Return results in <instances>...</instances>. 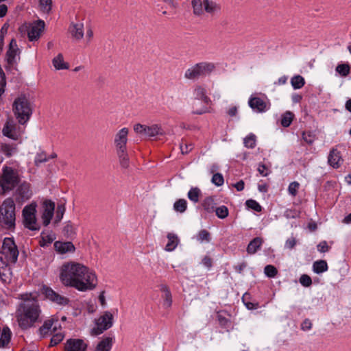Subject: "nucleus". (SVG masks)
<instances>
[{
	"instance_id": "f257e3e1",
	"label": "nucleus",
	"mask_w": 351,
	"mask_h": 351,
	"mask_svg": "<svg viewBox=\"0 0 351 351\" xmlns=\"http://www.w3.org/2000/svg\"><path fill=\"white\" fill-rule=\"evenodd\" d=\"M60 280L64 286L74 287L80 291L93 290L97 284L95 274L75 262L65 263L62 265Z\"/></svg>"
},
{
	"instance_id": "f03ea898",
	"label": "nucleus",
	"mask_w": 351,
	"mask_h": 351,
	"mask_svg": "<svg viewBox=\"0 0 351 351\" xmlns=\"http://www.w3.org/2000/svg\"><path fill=\"white\" fill-rule=\"evenodd\" d=\"M18 311L16 319L22 330L32 327L38 321L41 312L38 302L30 300L21 303Z\"/></svg>"
},
{
	"instance_id": "7ed1b4c3",
	"label": "nucleus",
	"mask_w": 351,
	"mask_h": 351,
	"mask_svg": "<svg viewBox=\"0 0 351 351\" xmlns=\"http://www.w3.org/2000/svg\"><path fill=\"white\" fill-rule=\"evenodd\" d=\"M12 110L19 124L24 125L29 120L33 113V107L25 94L22 93L14 99Z\"/></svg>"
},
{
	"instance_id": "20e7f679",
	"label": "nucleus",
	"mask_w": 351,
	"mask_h": 351,
	"mask_svg": "<svg viewBox=\"0 0 351 351\" xmlns=\"http://www.w3.org/2000/svg\"><path fill=\"white\" fill-rule=\"evenodd\" d=\"M0 215L2 218L0 221L2 228L14 230L16 227L15 204L12 198L5 199L0 208Z\"/></svg>"
},
{
	"instance_id": "39448f33",
	"label": "nucleus",
	"mask_w": 351,
	"mask_h": 351,
	"mask_svg": "<svg viewBox=\"0 0 351 351\" xmlns=\"http://www.w3.org/2000/svg\"><path fill=\"white\" fill-rule=\"evenodd\" d=\"M215 68V64L212 62H202L197 63L185 71L184 77L190 80H196L209 75Z\"/></svg>"
},
{
	"instance_id": "423d86ee",
	"label": "nucleus",
	"mask_w": 351,
	"mask_h": 351,
	"mask_svg": "<svg viewBox=\"0 0 351 351\" xmlns=\"http://www.w3.org/2000/svg\"><path fill=\"white\" fill-rule=\"evenodd\" d=\"M20 182V178L17 172L10 167H4L0 178V186L3 192L13 190Z\"/></svg>"
},
{
	"instance_id": "0eeeda50",
	"label": "nucleus",
	"mask_w": 351,
	"mask_h": 351,
	"mask_svg": "<svg viewBox=\"0 0 351 351\" xmlns=\"http://www.w3.org/2000/svg\"><path fill=\"white\" fill-rule=\"evenodd\" d=\"M0 252L5 256L4 261L13 264L17 262L19 252L13 237H5L3 239Z\"/></svg>"
},
{
	"instance_id": "6e6552de",
	"label": "nucleus",
	"mask_w": 351,
	"mask_h": 351,
	"mask_svg": "<svg viewBox=\"0 0 351 351\" xmlns=\"http://www.w3.org/2000/svg\"><path fill=\"white\" fill-rule=\"evenodd\" d=\"M36 205L31 204L25 206L22 210L23 223L25 228L35 231L40 229L36 217Z\"/></svg>"
},
{
	"instance_id": "1a4fd4ad",
	"label": "nucleus",
	"mask_w": 351,
	"mask_h": 351,
	"mask_svg": "<svg viewBox=\"0 0 351 351\" xmlns=\"http://www.w3.org/2000/svg\"><path fill=\"white\" fill-rule=\"evenodd\" d=\"M21 50L18 47L16 40L12 38L8 45V49L5 53V60L7 64L5 66V69L8 72L11 71L12 69L18 70L16 57V56H19ZM19 59H20V57H19Z\"/></svg>"
},
{
	"instance_id": "9d476101",
	"label": "nucleus",
	"mask_w": 351,
	"mask_h": 351,
	"mask_svg": "<svg viewBox=\"0 0 351 351\" xmlns=\"http://www.w3.org/2000/svg\"><path fill=\"white\" fill-rule=\"evenodd\" d=\"M113 315L110 312L105 311L103 315L96 321L97 326L92 329L91 334L99 335L111 328L113 324Z\"/></svg>"
},
{
	"instance_id": "9b49d317",
	"label": "nucleus",
	"mask_w": 351,
	"mask_h": 351,
	"mask_svg": "<svg viewBox=\"0 0 351 351\" xmlns=\"http://www.w3.org/2000/svg\"><path fill=\"white\" fill-rule=\"evenodd\" d=\"M134 130L144 137H155L158 135L165 134L162 127L158 124L147 126L141 123H136L134 126Z\"/></svg>"
},
{
	"instance_id": "f8f14e48",
	"label": "nucleus",
	"mask_w": 351,
	"mask_h": 351,
	"mask_svg": "<svg viewBox=\"0 0 351 351\" xmlns=\"http://www.w3.org/2000/svg\"><path fill=\"white\" fill-rule=\"evenodd\" d=\"M17 186L15 191V199L17 202H25L32 197V191L29 182L24 181Z\"/></svg>"
},
{
	"instance_id": "ddd939ff",
	"label": "nucleus",
	"mask_w": 351,
	"mask_h": 351,
	"mask_svg": "<svg viewBox=\"0 0 351 351\" xmlns=\"http://www.w3.org/2000/svg\"><path fill=\"white\" fill-rule=\"evenodd\" d=\"M43 293L45 295L46 298L60 305L64 306L68 304L70 302L69 298L60 295L54 291L51 287L46 285L43 287Z\"/></svg>"
},
{
	"instance_id": "4468645a",
	"label": "nucleus",
	"mask_w": 351,
	"mask_h": 351,
	"mask_svg": "<svg viewBox=\"0 0 351 351\" xmlns=\"http://www.w3.org/2000/svg\"><path fill=\"white\" fill-rule=\"evenodd\" d=\"M55 203L50 199H46L43 202V212L41 215L43 224L47 226L54 215Z\"/></svg>"
},
{
	"instance_id": "2eb2a0df",
	"label": "nucleus",
	"mask_w": 351,
	"mask_h": 351,
	"mask_svg": "<svg viewBox=\"0 0 351 351\" xmlns=\"http://www.w3.org/2000/svg\"><path fill=\"white\" fill-rule=\"evenodd\" d=\"M87 348V343L82 339L70 338L64 344L65 351H86Z\"/></svg>"
},
{
	"instance_id": "dca6fc26",
	"label": "nucleus",
	"mask_w": 351,
	"mask_h": 351,
	"mask_svg": "<svg viewBox=\"0 0 351 351\" xmlns=\"http://www.w3.org/2000/svg\"><path fill=\"white\" fill-rule=\"evenodd\" d=\"M45 23L43 20H38L28 30L27 36L30 41L38 40L44 29Z\"/></svg>"
},
{
	"instance_id": "f3484780",
	"label": "nucleus",
	"mask_w": 351,
	"mask_h": 351,
	"mask_svg": "<svg viewBox=\"0 0 351 351\" xmlns=\"http://www.w3.org/2000/svg\"><path fill=\"white\" fill-rule=\"evenodd\" d=\"M128 129L123 128L121 129L116 134L114 138V145L117 150L126 149L128 142Z\"/></svg>"
},
{
	"instance_id": "a211bd4d",
	"label": "nucleus",
	"mask_w": 351,
	"mask_h": 351,
	"mask_svg": "<svg viewBox=\"0 0 351 351\" xmlns=\"http://www.w3.org/2000/svg\"><path fill=\"white\" fill-rule=\"evenodd\" d=\"M1 266L0 267V279L3 284H10L12 280V269L7 261H4L2 256H0Z\"/></svg>"
},
{
	"instance_id": "6ab92c4d",
	"label": "nucleus",
	"mask_w": 351,
	"mask_h": 351,
	"mask_svg": "<svg viewBox=\"0 0 351 351\" xmlns=\"http://www.w3.org/2000/svg\"><path fill=\"white\" fill-rule=\"evenodd\" d=\"M53 246L55 250L60 254H64L69 252L73 253L75 251V247L71 241L63 242L57 241L54 243Z\"/></svg>"
},
{
	"instance_id": "aec40b11",
	"label": "nucleus",
	"mask_w": 351,
	"mask_h": 351,
	"mask_svg": "<svg viewBox=\"0 0 351 351\" xmlns=\"http://www.w3.org/2000/svg\"><path fill=\"white\" fill-rule=\"evenodd\" d=\"M329 165L335 169L339 168L343 162L341 154L337 149L332 148L328 158Z\"/></svg>"
},
{
	"instance_id": "412c9836",
	"label": "nucleus",
	"mask_w": 351,
	"mask_h": 351,
	"mask_svg": "<svg viewBox=\"0 0 351 351\" xmlns=\"http://www.w3.org/2000/svg\"><path fill=\"white\" fill-rule=\"evenodd\" d=\"M249 106L258 112H263L267 110V104L261 98L252 97L248 101Z\"/></svg>"
},
{
	"instance_id": "4be33fe9",
	"label": "nucleus",
	"mask_w": 351,
	"mask_h": 351,
	"mask_svg": "<svg viewBox=\"0 0 351 351\" xmlns=\"http://www.w3.org/2000/svg\"><path fill=\"white\" fill-rule=\"evenodd\" d=\"M2 133L3 136L16 141L19 139V135L16 133V125L12 122L7 121L3 125Z\"/></svg>"
},
{
	"instance_id": "5701e85b",
	"label": "nucleus",
	"mask_w": 351,
	"mask_h": 351,
	"mask_svg": "<svg viewBox=\"0 0 351 351\" xmlns=\"http://www.w3.org/2000/svg\"><path fill=\"white\" fill-rule=\"evenodd\" d=\"M193 93L195 99L202 100L206 105L211 103L210 99L206 95V90L202 86L196 85Z\"/></svg>"
},
{
	"instance_id": "b1692460",
	"label": "nucleus",
	"mask_w": 351,
	"mask_h": 351,
	"mask_svg": "<svg viewBox=\"0 0 351 351\" xmlns=\"http://www.w3.org/2000/svg\"><path fill=\"white\" fill-rule=\"evenodd\" d=\"M221 11V5L212 0H204V12L213 16Z\"/></svg>"
},
{
	"instance_id": "393cba45",
	"label": "nucleus",
	"mask_w": 351,
	"mask_h": 351,
	"mask_svg": "<svg viewBox=\"0 0 351 351\" xmlns=\"http://www.w3.org/2000/svg\"><path fill=\"white\" fill-rule=\"evenodd\" d=\"M263 239L261 237L254 238L247 245V252L250 254H255L261 247Z\"/></svg>"
},
{
	"instance_id": "a878e982",
	"label": "nucleus",
	"mask_w": 351,
	"mask_h": 351,
	"mask_svg": "<svg viewBox=\"0 0 351 351\" xmlns=\"http://www.w3.org/2000/svg\"><path fill=\"white\" fill-rule=\"evenodd\" d=\"M112 346V338L106 337L102 339L95 348V351H110Z\"/></svg>"
},
{
	"instance_id": "bb28decb",
	"label": "nucleus",
	"mask_w": 351,
	"mask_h": 351,
	"mask_svg": "<svg viewBox=\"0 0 351 351\" xmlns=\"http://www.w3.org/2000/svg\"><path fill=\"white\" fill-rule=\"evenodd\" d=\"M160 290L165 293L164 298V306L167 308H169L172 305V295L169 287L167 285H160Z\"/></svg>"
},
{
	"instance_id": "cd10ccee",
	"label": "nucleus",
	"mask_w": 351,
	"mask_h": 351,
	"mask_svg": "<svg viewBox=\"0 0 351 351\" xmlns=\"http://www.w3.org/2000/svg\"><path fill=\"white\" fill-rule=\"evenodd\" d=\"M52 63L57 70L69 69V63L64 62V58L62 53H58L57 56L52 60Z\"/></svg>"
},
{
	"instance_id": "c85d7f7f",
	"label": "nucleus",
	"mask_w": 351,
	"mask_h": 351,
	"mask_svg": "<svg viewBox=\"0 0 351 351\" xmlns=\"http://www.w3.org/2000/svg\"><path fill=\"white\" fill-rule=\"evenodd\" d=\"M193 12L195 16H202L204 14V0H192Z\"/></svg>"
},
{
	"instance_id": "c756f323",
	"label": "nucleus",
	"mask_w": 351,
	"mask_h": 351,
	"mask_svg": "<svg viewBox=\"0 0 351 351\" xmlns=\"http://www.w3.org/2000/svg\"><path fill=\"white\" fill-rule=\"evenodd\" d=\"M167 237L168 239V243L165 249L166 251L171 252L178 246L179 239L178 236L173 233H168Z\"/></svg>"
},
{
	"instance_id": "7c9ffc66",
	"label": "nucleus",
	"mask_w": 351,
	"mask_h": 351,
	"mask_svg": "<svg viewBox=\"0 0 351 351\" xmlns=\"http://www.w3.org/2000/svg\"><path fill=\"white\" fill-rule=\"evenodd\" d=\"M11 331L8 326H4L2 329L1 335L0 337V347H6L11 339Z\"/></svg>"
},
{
	"instance_id": "2f4dec72",
	"label": "nucleus",
	"mask_w": 351,
	"mask_h": 351,
	"mask_svg": "<svg viewBox=\"0 0 351 351\" xmlns=\"http://www.w3.org/2000/svg\"><path fill=\"white\" fill-rule=\"evenodd\" d=\"M62 233L66 239H73L76 234L75 228L71 221L66 222L63 228Z\"/></svg>"
},
{
	"instance_id": "473e14b6",
	"label": "nucleus",
	"mask_w": 351,
	"mask_h": 351,
	"mask_svg": "<svg viewBox=\"0 0 351 351\" xmlns=\"http://www.w3.org/2000/svg\"><path fill=\"white\" fill-rule=\"evenodd\" d=\"M70 29L73 37L77 40H80L83 38L84 25L82 23L73 24Z\"/></svg>"
},
{
	"instance_id": "72a5a7b5",
	"label": "nucleus",
	"mask_w": 351,
	"mask_h": 351,
	"mask_svg": "<svg viewBox=\"0 0 351 351\" xmlns=\"http://www.w3.org/2000/svg\"><path fill=\"white\" fill-rule=\"evenodd\" d=\"M56 239V236L54 234H45V232L43 231L40 234V240L39 241V245L42 247H48L53 241Z\"/></svg>"
},
{
	"instance_id": "f704fd0d",
	"label": "nucleus",
	"mask_w": 351,
	"mask_h": 351,
	"mask_svg": "<svg viewBox=\"0 0 351 351\" xmlns=\"http://www.w3.org/2000/svg\"><path fill=\"white\" fill-rule=\"evenodd\" d=\"M215 205L216 203L215 202L214 198L211 196L206 197L202 202L204 209L208 213L215 212L216 208Z\"/></svg>"
},
{
	"instance_id": "c9c22d12",
	"label": "nucleus",
	"mask_w": 351,
	"mask_h": 351,
	"mask_svg": "<svg viewBox=\"0 0 351 351\" xmlns=\"http://www.w3.org/2000/svg\"><path fill=\"white\" fill-rule=\"evenodd\" d=\"M117 154L119 158L120 165L122 168L129 167L130 160L126 149L117 150Z\"/></svg>"
},
{
	"instance_id": "e433bc0d",
	"label": "nucleus",
	"mask_w": 351,
	"mask_h": 351,
	"mask_svg": "<svg viewBox=\"0 0 351 351\" xmlns=\"http://www.w3.org/2000/svg\"><path fill=\"white\" fill-rule=\"evenodd\" d=\"M294 114L291 111H286L282 114L280 123L284 128H288L291 124L293 119Z\"/></svg>"
},
{
	"instance_id": "4c0bfd02",
	"label": "nucleus",
	"mask_w": 351,
	"mask_h": 351,
	"mask_svg": "<svg viewBox=\"0 0 351 351\" xmlns=\"http://www.w3.org/2000/svg\"><path fill=\"white\" fill-rule=\"evenodd\" d=\"M313 268L315 273L321 274L327 271L328 264L324 260L317 261L314 262Z\"/></svg>"
},
{
	"instance_id": "58836bf2",
	"label": "nucleus",
	"mask_w": 351,
	"mask_h": 351,
	"mask_svg": "<svg viewBox=\"0 0 351 351\" xmlns=\"http://www.w3.org/2000/svg\"><path fill=\"white\" fill-rule=\"evenodd\" d=\"M65 204L64 203H58L56 210V216L53 223L55 224H58L62 219L64 214L65 213Z\"/></svg>"
},
{
	"instance_id": "ea45409f",
	"label": "nucleus",
	"mask_w": 351,
	"mask_h": 351,
	"mask_svg": "<svg viewBox=\"0 0 351 351\" xmlns=\"http://www.w3.org/2000/svg\"><path fill=\"white\" fill-rule=\"evenodd\" d=\"M291 84L294 89H300L304 86L305 80L302 75H297L291 79Z\"/></svg>"
},
{
	"instance_id": "a19ab883",
	"label": "nucleus",
	"mask_w": 351,
	"mask_h": 351,
	"mask_svg": "<svg viewBox=\"0 0 351 351\" xmlns=\"http://www.w3.org/2000/svg\"><path fill=\"white\" fill-rule=\"evenodd\" d=\"M350 69L351 67L348 63L338 64L336 67V71L343 77L348 75L350 73Z\"/></svg>"
},
{
	"instance_id": "79ce46f5",
	"label": "nucleus",
	"mask_w": 351,
	"mask_h": 351,
	"mask_svg": "<svg viewBox=\"0 0 351 351\" xmlns=\"http://www.w3.org/2000/svg\"><path fill=\"white\" fill-rule=\"evenodd\" d=\"M173 208L176 212L182 213L187 208V202L184 199H178L173 204Z\"/></svg>"
},
{
	"instance_id": "37998d69",
	"label": "nucleus",
	"mask_w": 351,
	"mask_h": 351,
	"mask_svg": "<svg viewBox=\"0 0 351 351\" xmlns=\"http://www.w3.org/2000/svg\"><path fill=\"white\" fill-rule=\"evenodd\" d=\"M201 195V191L197 187H193L190 189L188 193V197L193 202H198L199 198Z\"/></svg>"
},
{
	"instance_id": "c03bdc74",
	"label": "nucleus",
	"mask_w": 351,
	"mask_h": 351,
	"mask_svg": "<svg viewBox=\"0 0 351 351\" xmlns=\"http://www.w3.org/2000/svg\"><path fill=\"white\" fill-rule=\"evenodd\" d=\"M215 214L218 218L223 219L229 215V210L227 206L223 205L215 208Z\"/></svg>"
},
{
	"instance_id": "a18cd8bd",
	"label": "nucleus",
	"mask_w": 351,
	"mask_h": 351,
	"mask_svg": "<svg viewBox=\"0 0 351 351\" xmlns=\"http://www.w3.org/2000/svg\"><path fill=\"white\" fill-rule=\"evenodd\" d=\"M53 324V319L46 320L44 322L43 325L42 326H40L39 328L40 334L43 337H45V335H47L48 334L49 330L51 329Z\"/></svg>"
},
{
	"instance_id": "49530a36",
	"label": "nucleus",
	"mask_w": 351,
	"mask_h": 351,
	"mask_svg": "<svg viewBox=\"0 0 351 351\" xmlns=\"http://www.w3.org/2000/svg\"><path fill=\"white\" fill-rule=\"evenodd\" d=\"M246 299H250V294L245 293L243 294L242 297V300L246 306V308L249 310H253L256 309L258 307V302H246Z\"/></svg>"
},
{
	"instance_id": "de8ad7c7",
	"label": "nucleus",
	"mask_w": 351,
	"mask_h": 351,
	"mask_svg": "<svg viewBox=\"0 0 351 351\" xmlns=\"http://www.w3.org/2000/svg\"><path fill=\"white\" fill-rule=\"evenodd\" d=\"M245 205L248 208H250L256 212L262 210L261 206L254 199H248L245 202Z\"/></svg>"
},
{
	"instance_id": "09e8293b",
	"label": "nucleus",
	"mask_w": 351,
	"mask_h": 351,
	"mask_svg": "<svg viewBox=\"0 0 351 351\" xmlns=\"http://www.w3.org/2000/svg\"><path fill=\"white\" fill-rule=\"evenodd\" d=\"M244 145L247 148H254L256 145V136L251 134L244 138Z\"/></svg>"
},
{
	"instance_id": "8fccbe9b",
	"label": "nucleus",
	"mask_w": 351,
	"mask_h": 351,
	"mask_svg": "<svg viewBox=\"0 0 351 351\" xmlns=\"http://www.w3.org/2000/svg\"><path fill=\"white\" fill-rule=\"evenodd\" d=\"M302 139L308 145H312L315 140V135L312 132H302Z\"/></svg>"
},
{
	"instance_id": "3c124183",
	"label": "nucleus",
	"mask_w": 351,
	"mask_h": 351,
	"mask_svg": "<svg viewBox=\"0 0 351 351\" xmlns=\"http://www.w3.org/2000/svg\"><path fill=\"white\" fill-rule=\"evenodd\" d=\"M264 272L269 278H274L278 274V269L276 267L271 265H267L265 267Z\"/></svg>"
},
{
	"instance_id": "603ef678",
	"label": "nucleus",
	"mask_w": 351,
	"mask_h": 351,
	"mask_svg": "<svg viewBox=\"0 0 351 351\" xmlns=\"http://www.w3.org/2000/svg\"><path fill=\"white\" fill-rule=\"evenodd\" d=\"M49 158L45 152L38 154L35 158L34 163L36 166H38L40 163L48 161Z\"/></svg>"
},
{
	"instance_id": "864d4df0",
	"label": "nucleus",
	"mask_w": 351,
	"mask_h": 351,
	"mask_svg": "<svg viewBox=\"0 0 351 351\" xmlns=\"http://www.w3.org/2000/svg\"><path fill=\"white\" fill-rule=\"evenodd\" d=\"M224 182L223 177L220 173H216L213 176L212 182L217 186L223 185Z\"/></svg>"
},
{
	"instance_id": "5fc2aeb1",
	"label": "nucleus",
	"mask_w": 351,
	"mask_h": 351,
	"mask_svg": "<svg viewBox=\"0 0 351 351\" xmlns=\"http://www.w3.org/2000/svg\"><path fill=\"white\" fill-rule=\"evenodd\" d=\"M197 239L201 241H206L209 242L211 239L210 234L206 230H201L198 233Z\"/></svg>"
},
{
	"instance_id": "6e6d98bb",
	"label": "nucleus",
	"mask_w": 351,
	"mask_h": 351,
	"mask_svg": "<svg viewBox=\"0 0 351 351\" xmlns=\"http://www.w3.org/2000/svg\"><path fill=\"white\" fill-rule=\"evenodd\" d=\"M64 338V335L62 333H56L53 335L50 341V346H55L60 343Z\"/></svg>"
},
{
	"instance_id": "4d7b16f0",
	"label": "nucleus",
	"mask_w": 351,
	"mask_h": 351,
	"mask_svg": "<svg viewBox=\"0 0 351 351\" xmlns=\"http://www.w3.org/2000/svg\"><path fill=\"white\" fill-rule=\"evenodd\" d=\"M299 187H300V184L298 182H295V181L292 182L289 185L288 191L291 195L295 197L298 193V190Z\"/></svg>"
},
{
	"instance_id": "13d9d810",
	"label": "nucleus",
	"mask_w": 351,
	"mask_h": 351,
	"mask_svg": "<svg viewBox=\"0 0 351 351\" xmlns=\"http://www.w3.org/2000/svg\"><path fill=\"white\" fill-rule=\"evenodd\" d=\"M300 282L304 287H308L312 285V279L307 274H303L300 278Z\"/></svg>"
},
{
	"instance_id": "bf43d9fd",
	"label": "nucleus",
	"mask_w": 351,
	"mask_h": 351,
	"mask_svg": "<svg viewBox=\"0 0 351 351\" xmlns=\"http://www.w3.org/2000/svg\"><path fill=\"white\" fill-rule=\"evenodd\" d=\"M13 149H16V147H12L9 144L4 143L1 145V151L7 157L12 156Z\"/></svg>"
},
{
	"instance_id": "052dcab7",
	"label": "nucleus",
	"mask_w": 351,
	"mask_h": 351,
	"mask_svg": "<svg viewBox=\"0 0 351 351\" xmlns=\"http://www.w3.org/2000/svg\"><path fill=\"white\" fill-rule=\"evenodd\" d=\"M180 148L182 154H187L193 149V145L191 143H184L183 142L180 144Z\"/></svg>"
},
{
	"instance_id": "680f3d73",
	"label": "nucleus",
	"mask_w": 351,
	"mask_h": 351,
	"mask_svg": "<svg viewBox=\"0 0 351 351\" xmlns=\"http://www.w3.org/2000/svg\"><path fill=\"white\" fill-rule=\"evenodd\" d=\"M40 5L47 12H50L52 7V0H40Z\"/></svg>"
},
{
	"instance_id": "e2e57ef3",
	"label": "nucleus",
	"mask_w": 351,
	"mask_h": 351,
	"mask_svg": "<svg viewBox=\"0 0 351 351\" xmlns=\"http://www.w3.org/2000/svg\"><path fill=\"white\" fill-rule=\"evenodd\" d=\"M257 170L259 172V173L264 177L268 176V174L270 172L268 169V167L263 163H260L258 165Z\"/></svg>"
},
{
	"instance_id": "0e129e2a",
	"label": "nucleus",
	"mask_w": 351,
	"mask_h": 351,
	"mask_svg": "<svg viewBox=\"0 0 351 351\" xmlns=\"http://www.w3.org/2000/svg\"><path fill=\"white\" fill-rule=\"evenodd\" d=\"M317 247L318 251H319L322 253H324L326 252H328L329 248H330L329 246L328 245L327 242L326 241H323L320 242L317 245Z\"/></svg>"
},
{
	"instance_id": "69168bd1",
	"label": "nucleus",
	"mask_w": 351,
	"mask_h": 351,
	"mask_svg": "<svg viewBox=\"0 0 351 351\" xmlns=\"http://www.w3.org/2000/svg\"><path fill=\"white\" fill-rule=\"evenodd\" d=\"M312 328V323L309 319H305L302 324L301 329L303 330H308Z\"/></svg>"
},
{
	"instance_id": "338daca9",
	"label": "nucleus",
	"mask_w": 351,
	"mask_h": 351,
	"mask_svg": "<svg viewBox=\"0 0 351 351\" xmlns=\"http://www.w3.org/2000/svg\"><path fill=\"white\" fill-rule=\"evenodd\" d=\"M296 243H297V241H296L295 238L292 237L291 238H289L286 241V246L289 249H292L295 247V245H296Z\"/></svg>"
},
{
	"instance_id": "774afa93",
	"label": "nucleus",
	"mask_w": 351,
	"mask_h": 351,
	"mask_svg": "<svg viewBox=\"0 0 351 351\" xmlns=\"http://www.w3.org/2000/svg\"><path fill=\"white\" fill-rule=\"evenodd\" d=\"M202 263L208 268H210L213 266L212 258L208 256H205L202 259Z\"/></svg>"
}]
</instances>
